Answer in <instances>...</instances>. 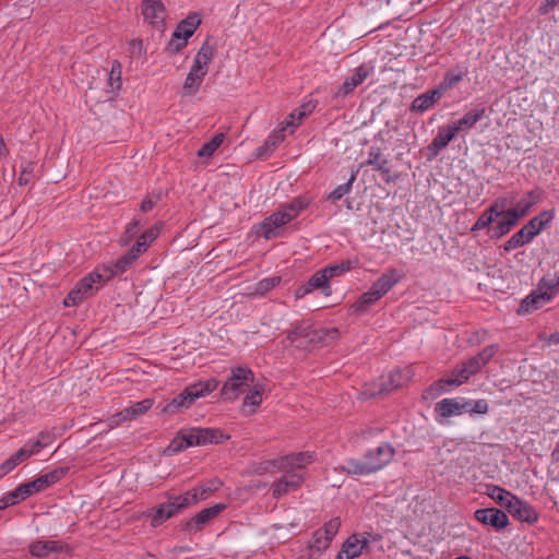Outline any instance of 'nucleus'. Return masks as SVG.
<instances>
[{"mask_svg": "<svg viewBox=\"0 0 559 559\" xmlns=\"http://www.w3.org/2000/svg\"><path fill=\"white\" fill-rule=\"evenodd\" d=\"M498 345L492 344L485 347L476 356L454 367L448 378L440 379L432 386L440 392H448L450 386H460L466 383L469 378L481 370L498 352Z\"/></svg>", "mask_w": 559, "mask_h": 559, "instance_id": "nucleus-1", "label": "nucleus"}, {"mask_svg": "<svg viewBox=\"0 0 559 559\" xmlns=\"http://www.w3.org/2000/svg\"><path fill=\"white\" fill-rule=\"evenodd\" d=\"M308 204L304 199L296 198L292 202L282 205L278 211L262 221L258 234L267 240L282 236L284 227L296 218Z\"/></svg>", "mask_w": 559, "mask_h": 559, "instance_id": "nucleus-2", "label": "nucleus"}, {"mask_svg": "<svg viewBox=\"0 0 559 559\" xmlns=\"http://www.w3.org/2000/svg\"><path fill=\"white\" fill-rule=\"evenodd\" d=\"M228 439L219 429L193 427L180 430L167 447L168 454H176L190 447L219 443Z\"/></svg>", "mask_w": 559, "mask_h": 559, "instance_id": "nucleus-3", "label": "nucleus"}, {"mask_svg": "<svg viewBox=\"0 0 559 559\" xmlns=\"http://www.w3.org/2000/svg\"><path fill=\"white\" fill-rule=\"evenodd\" d=\"M403 277V273L394 267L386 269L382 275L371 285L369 290L361 294L353 305L359 312L366 311L370 306L386 295Z\"/></svg>", "mask_w": 559, "mask_h": 559, "instance_id": "nucleus-4", "label": "nucleus"}, {"mask_svg": "<svg viewBox=\"0 0 559 559\" xmlns=\"http://www.w3.org/2000/svg\"><path fill=\"white\" fill-rule=\"evenodd\" d=\"M112 277V273L102 266L84 276L64 298V306L72 307L82 302L85 298L94 295L106 282Z\"/></svg>", "mask_w": 559, "mask_h": 559, "instance_id": "nucleus-5", "label": "nucleus"}, {"mask_svg": "<svg viewBox=\"0 0 559 559\" xmlns=\"http://www.w3.org/2000/svg\"><path fill=\"white\" fill-rule=\"evenodd\" d=\"M218 381L207 379L188 385L180 394L167 403L164 413L175 414L181 408L190 407L198 399L204 397L217 389Z\"/></svg>", "mask_w": 559, "mask_h": 559, "instance_id": "nucleus-6", "label": "nucleus"}, {"mask_svg": "<svg viewBox=\"0 0 559 559\" xmlns=\"http://www.w3.org/2000/svg\"><path fill=\"white\" fill-rule=\"evenodd\" d=\"M254 381L253 372L247 367L231 369L229 378L224 383L221 394L226 401H235Z\"/></svg>", "mask_w": 559, "mask_h": 559, "instance_id": "nucleus-7", "label": "nucleus"}, {"mask_svg": "<svg viewBox=\"0 0 559 559\" xmlns=\"http://www.w3.org/2000/svg\"><path fill=\"white\" fill-rule=\"evenodd\" d=\"M190 507L188 499L183 495L170 496L164 503L150 510L148 515L151 518V525L153 527L160 526L165 521L174 516L180 510Z\"/></svg>", "mask_w": 559, "mask_h": 559, "instance_id": "nucleus-8", "label": "nucleus"}, {"mask_svg": "<svg viewBox=\"0 0 559 559\" xmlns=\"http://www.w3.org/2000/svg\"><path fill=\"white\" fill-rule=\"evenodd\" d=\"M200 24L201 19L198 13L189 14L174 31L168 44L169 49L173 52H179L182 50L187 46L188 39L194 34Z\"/></svg>", "mask_w": 559, "mask_h": 559, "instance_id": "nucleus-9", "label": "nucleus"}, {"mask_svg": "<svg viewBox=\"0 0 559 559\" xmlns=\"http://www.w3.org/2000/svg\"><path fill=\"white\" fill-rule=\"evenodd\" d=\"M486 493L492 500L497 501L500 506L507 508V510L511 514L516 516L521 522L524 521V518L522 514L523 503L516 497H514L511 492H509L498 486L489 485V486H487Z\"/></svg>", "mask_w": 559, "mask_h": 559, "instance_id": "nucleus-10", "label": "nucleus"}, {"mask_svg": "<svg viewBox=\"0 0 559 559\" xmlns=\"http://www.w3.org/2000/svg\"><path fill=\"white\" fill-rule=\"evenodd\" d=\"M558 288L559 281L555 278L542 280L538 287L526 296V308L530 306L534 309L540 308L556 296Z\"/></svg>", "mask_w": 559, "mask_h": 559, "instance_id": "nucleus-11", "label": "nucleus"}, {"mask_svg": "<svg viewBox=\"0 0 559 559\" xmlns=\"http://www.w3.org/2000/svg\"><path fill=\"white\" fill-rule=\"evenodd\" d=\"M226 509L225 503H217L213 507L205 508L197 513L185 524V531L188 534L201 532L212 520L218 516Z\"/></svg>", "mask_w": 559, "mask_h": 559, "instance_id": "nucleus-12", "label": "nucleus"}, {"mask_svg": "<svg viewBox=\"0 0 559 559\" xmlns=\"http://www.w3.org/2000/svg\"><path fill=\"white\" fill-rule=\"evenodd\" d=\"M472 400L465 397H449L438 402L435 412L441 417L460 416L468 411Z\"/></svg>", "mask_w": 559, "mask_h": 559, "instance_id": "nucleus-13", "label": "nucleus"}, {"mask_svg": "<svg viewBox=\"0 0 559 559\" xmlns=\"http://www.w3.org/2000/svg\"><path fill=\"white\" fill-rule=\"evenodd\" d=\"M68 469V467H58L55 468L53 471H50L46 474L38 476L37 478L28 483H25L24 486L25 489L27 490L28 496L43 491L46 488L50 487L51 485L58 483L66 476Z\"/></svg>", "mask_w": 559, "mask_h": 559, "instance_id": "nucleus-14", "label": "nucleus"}, {"mask_svg": "<svg viewBox=\"0 0 559 559\" xmlns=\"http://www.w3.org/2000/svg\"><path fill=\"white\" fill-rule=\"evenodd\" d=\"M316 289H320L324 296H330L332 294L329 280L322 269L317 271L307 283L300 285L295 290V297L297 299L304 298Z\"/></svg>", "mask_w": 559, "mask_h": 559, "instance_id": "nucleus-15", "label": "nucleus"}, {"mask_svg": "<svg viewBox=\"0 0 559 559\" xmlns=\"http://www.w3.org/2000/svg\"><path fill=\"white\" fill-rule=\"evenodd\" d=\"M555 215L554 209L545 210L526 223V245L551 226Z\"/></svg>", "mask_w": 559, "mask_h": 559, "instance_id": "nucleus-16", "label": "nucleus"}, {"mask_svg": "<svg viewBox=\"0 0 559 559\" xmlns=\"http://www.w3.org/2000/svg\"><path fill=\"white\" fill-rule=\"evenodd\" d=\"M503 204H500V216L497 225L492 228V237L500 238L508 234L518 223L519 218L524 215V209L518 205L515 209L504 211Z\"/></svg>", "mask_w": 559, "mask_h": 559, "instance_id": "nucleus-17", "label": "nucleus"}, {"mask_svg": "<svg viewBox=\"0 0 559 559\" xmlns=\"http://www.w3.org/2000/svg\"><path fill=\"white\" fill-rule=\"evenodd\" d=\"M394 454V448L390 443H382L374 450L368 451L365 454V460H367L372 473H374L389 464Z\"/></svg>", "mask_w": 559, "mask_h": 559, "instance_id": "nucleus-18", "label": "nucleus"}, {"mask_svg": "<svg viewBox=\"0 0 559 559\" xmlns=\"http://www.w3.org/2000/svg\"><path fill=\"white\" fill-rule=\"evenodd\" d=\"M141 11L145 22L157 28L164 26L166 10L160 0H144Z\"/></svg>", "mask_w": 559, "mask_h": 559, "instance_id": "nucleus-19", "label": "nucleus"}, {"mask_svg": "<svg viewBox=\"0 0 559 559\" xmlns=\"http://www.w3.org/2000/svg\"><path fill=\"white\" fill-rule=\"evenodd\" d=\"M474 516L481 524L491 526L497 531L506 528L509 524L508 515L496 508L478 509L475 511Z\"/></svg>", "mask_w": 559, "mask_h": 559, "instance_id": "nucleus-20", "label": "nucleus"}, {"mask_svg": "<svg viewBox=\"0 0 559 559\" xmlns=\"http://www.w3.org/2000/svg\"><path fill=\"white\" fill-rule=\"evenodd\" d=\"M368 544V536L353 534L343 543L335 559H356Z\"/></svg>", "mask_w": 559, "mask_h": 559, "instance_id": "nucleus-21", "label": "nucleus"}, {"mask_svg": "<svg viewBox=\"0 0 559 559\" xmlns=\"http://www.w3.org/2000/svg\"><path fill=\"white\" fill-rule=\"evenodd\" d=\"M223 486V483L217 479H210L200 486H197L192 488L191 490H188L187 492L182 493L185 498L188 499V504L193 506L197 504L199 501L206 500L211 495L216 492L221 487Z\"/></svg>", "mask_w": 559, "mask_h": 559, "instance_id": "nucleus-22", "label": "nucleus"}, {"mask_svg": "<svg viewBox=\"0 0 559 559\" xmlns=\"http://www.w3.org/2000/svg\"><path fill=\"white\" fill-rule=\"evenodd\" d=\"M213 59L214 48L210 45L209 40H205L194 56L193 63L189 72L205 78L209 72V64L213 61Z\"/></svg>", "mask_w": 559, "mask_h": 559, "instance_id": "nucleus-23", "label": "nucleus"}, {"mask_svg": "<svg viewBox=\"0 0 559 559\" xmlns=\"http://www.w3.org/2000/svg\"><path fill=\"white\" fill-rule=\"evenodd\" d=\"M455 136L456 134L451 129L449 123L443 127H440L437 135L427 146L428 159L431 160L436 158L440 154V152L444 150Z\"/></svg>", "mask_w": 559, "mask_h": 559, "instance_id": "nucleus-24", "label": "nucleus"}, {"mask_svg": "<svg viewBox=\"0 0 559 559\" xmlns=\"http://www.w3.org/2000/svg\"><path fill=\"white\" fill-rule=\"evenodd\" d=\"M485 108L481 106H477L468 111H466L462 118L456 119L450 122L451 129L457 135L462 132H467L472 128L476 126V123L484 117Z\"/></svg>", "mask_w": 559, "mask_h": 559, "instance_id": "nucleus-25", "label": "nucleus"}, {"mask_svg": "<svg viewBox=\"0 0 559 559\" xmlns=\"http://www.w3.org/2000/svg\"><path fill=\"white\" fill-rule=\"evenodd\" d=\"M371 73V69L365 64L355 69L349 78H347L335 93V97H344L355 91Z\"/></svg>", "mask_w": 559, "mask_h": 559, "instance_id": "nucleus-26", "label": "nucleus"}, {"mask_svg": "<svg viewBox=\"0 0 559 559\" xmlns=\"http://www.w3.org/2000/svg\"><path fill=\"white\" fill-rule=\"evenodd\" d=\"M153 404L154 401L152 399H144L117 413L112 417V420L115 421L116 425H119L120 423L123 421L133 420L139 416L145 414L153 406Z\"/></svg>", "mask_w": 559, "mask_h": 559, "instance_id": "nucleus-27", "label": "nucleus"}, {"mask_svg": "<svg viewBox=\"0 0 559 559\" xmlns=\"http://www.w3.org/2000/svg\"><path fill=\"white\" fill-rule=\"evenodd\" d=\"M304 478L296 472H287L280 480L273 485V496L280 498L283 495L296 490L302 483Z\"/></svg>", "mask_w": 559, "mask_h": 559, "instance_id": "nucleus-28", "label": "nucleus"}, {"mask_svg": "<svg viewBox=\"0 0 559 559\" xmlns=\"http://www.w3.org/2000/svg\"><path fill=\"white\" fill-rule=\"evenodd\" d=\"M442 97L441 88H432L418 95L411 105L413 112H425L430 109Z\"/></svg>", "mask_w": 559, "mask_h": 559, "instance_id": "nucleus-29", "label": "nucleus"}, {"mask_svg": "<svg viewBox=\"0 0 559 559\" xmlns=\"http://www.w3.org/2000/svg\"><path fill=\"white\" fill-rule=\"evenodd\" d=\"M360 261L357 257H352L346 260H342L323 267V272L326 275L329 282L334 278L344 275L345 273L358 269Z\"/></svg>", "mask_w": 559, "mask_h": 559, "instance_id": "nucleus-30", "label": "nucleus"}, {"mask_svg": "<svg viewBox=\"0 0 559 559\" xmlns=\"http://www.w3.org/2000/svg\"><path fill=\"white\" fill-rule=\"evenodd\" d=\"M66 546L58 540H37L29 545L28 550L33 557L44 558L51 552H61Z\"/></svg>", "mask_w": 559, "mask_h": 559, "instance_id": "nucleus-31", "label": "nucleus"}, {"mask_svg": "<svg viewBox=\"0 0 559 559\" xmlns=\"http://www.w3.org/2000/svg\"><path fill=\"white\" fill-rule=\"evenodd\" d=\"M413 377L412 369L406 367L405 369H397L388 374L385 378L389 383L383 382L379 393L388 392L397 389L408 382Z\"/></svg>", "mask_w": 559, "mask_h": 559, "instance_id": "nucleus-32", "label": "nucleus"}, {"mask_svg": "<svg viewBox=\"0 0 559 559\" xmlns=\"http://www.w3.org/2000/svg\"><path fill=\"white\" fill-rule=\"evenodd\" d=\"M313 461V454L309 452H299L284 456L281 460L283 468L299 469Z\"/></svg>", "mask_w": 559, "mask_h": 559, "instance_id": "nucleus-33", "label": "nucleus"}, {"mask_svg": "<svg viewBox=\"0 0 559 559\" xmlns=\"http://www.w3.org/2000/svg\"><path fill=\"white\" fill-rule=\"evenodd\" d=\"M500 214V203L495 202L478 217L472 227V231H478L489 227L496 219H498Z\"/></svg>", "mask_w": 559, "mask_h": 559, "instance_id": "nucleus-34", "label": "nucleus"}, {"mask_svg": "<svg viewBox=\"0 0 559 559\" xmlns=\"http://www.w3.org/2000/svg\"><path fill=\"white\" fill-rule=\"evenodd\" d=\"M264 393V385L262 383H252L250 385V389L248 390L242 406L243 408L250 407V413H254L255 409L261 405L262 403V395Z\"/></svg>", "mask_w": 559, "mask_h": 559, "instance_id": "nucleus-35", "label": "nucleus"}, {"mask_svg": "<svg viewBox=\"0 0 559 559\" xmlns=\"http://www.w3.org/2000/svg\"><path fill=\"white\" fill-rule=\"evenodd\" d=\"M467 74V68L457 67L448 71L438 88H441L442 93L447 90L455 87Z\"/></svg>", "mask_w": 559, "mask_h": 559, "instance_id": "nucleus-36", "label": "nucleus"}, {"mask_svg": "<svg viewBox=\"0 0 559 559\" xmlns=\"http://www.w3.org/2000/svg\"><path fill=\"white\" fill-rule=\"evenodd\" d=\"M342 469L347 474L352 475H369L372 473L367 460L365 457L362 460L350 459L345 462L342 466Z\"/></svg>", "mask_w": 559, "mask_h": 559, "instance_id": "nucleus-37", "label": "nucleus"}, {"mask_svg": "<svg viewBox=\"0 0 559 559\" xmlns=\"http://www.w3.org/2000/svg\"><path fill=\"white\" fill-rule=\"evenodd\" d=\"M225 135L218 133L214 135L210 141L205 142L198 151L200 158H211L217 148L223 144Z\"/></svg>", "mask_w": 559, "mask_h": 559, "instance_id": "nucleus-38", "label": "nucleus"}, {"mask_svg": "<svg viewBox=\"0 0 559 559\" xmlns=\"http://www.w3.org/2000/svg\"><path fill=\"white\" fill-rule=\"evenodd\" d=\"M134 262L135 260L127 252L121 258H119L115 263L110 265H102V269H105L108 272L112 273L114 277L115 275L127 272Z\"/></svg>", "mask_w": 559, "mask_h": 559, "instance_id": "nucleus-39", "label": "nucleus"}, {"mask_svg": "<svg viewBox=\"0 0 559 559\" xmlns=\"http://www.w3.org/2000/svg\"><path fill=\"white\" fill-rule=\"evenodd\" d=\"M28 457L29 453L21 448L1 464L0 471L2 474H7L14 469L19 464L26 461Z\"/></svg>", "mask_w": 559, "mask_h": 559, "instance_id": "nucleus-40", "label": "nucleus"}, {"mask_svg": "<svg viewBox=\"0 0 559 559\" xmlns=\"http://www.w3.org/2000/svg\"><path fill=\"white\" fill-rule=\"evenodd\" d=\"M203 80H204V76L189 72L187 74V78L182 85L185 95H188V96L195 95L199 92V90L203 83Z\"/></svg>", "mask_w": 559, "mask_h": 559, "instance_id": "nucleus-41", "label": "nucleus"}, {"mask_svg": "<svg viewBox=\"0 0 559 559\" xmlns=\"http://www.w3.org/2000/svg\"><path fill=\"white\" fill-rule=\"evenodd\" d=\"M357 174L358 171H353L348 181L343 183V185H340L337 186L330 194H329V200H331L332 202H337L340 201L344 195L348 194L352 190V187H353V183L354 181L356 180V177H357Z\"/></svg>", "mask_w": 559, "mask_h": 559, "instance_id": "nucleus-42", "label": "nucleus"}, {"mask_svg": "<svg viewBox=\"0 0 559 559\" xmlns=\"http://www.w3.org/2000/svg\"><path fill=\"white\" fill-rule=\"evenodd\" d=\"M121 63L118 60L111 62V68L108 74V84L111 91H118L121 87Z\"/></svg>", "mask_w": 559, "mask_h": 559, "instance_id": "nucleus-43", "label": "nucleus"}, {"mask_svg": "<svg viewBox=\"0 0 559 559\" xmlns=\"http://www.w3.org/2000/svg\"><path fill=\"white\" fill-rule=\"evenodd\" d=\"M331 543L332 540L326 535H324L321 530H317L313 533L310 548L314 551L322 552L330 547Z\"/></svg>", "mask_w": 559, "mask_h": 559, "instance_id": "nucleus-44", "label": "nucleus"}, {"mask_svg": "<svg viewBox=\"0 0 559 559\" xmlns=\"http://www.w3.org/2000/svg\"><path fill=\"white\" fill-rule=\"evenodd\" d=\"M386 159L388 157L383 155L379 146H371L368 152V158L362 165L371 166L374 168Z\"/></svg>", "mask_w": 559, "mask_h": 559, "instance_id": "nucleus-45", "label": "nucleus"}, {"mask_svg": "<svg viewBox=\"0 0 559 559\" xmlns=\"http://www.w3.org/2000/svg\"><path fill=\"white\" fill-rule=\"evenodd\" d=\"M29 496L27 493V490L25 489L24 484L16 487L14 490L5 493V499H8V502L11 506H15L21 501H24Z\"/></svg>", "mask_w": 559, "mask_h": 559, "instance_id": "nucleus-46", "label": "nucleus"}, {"mask_svg": "<svg viewBox=\"0 0 559 559\" xmlns=\"http://www.w3.org/2000/svg\"><path fill=\"white\" fill-rule=\"evenodd\" d=\"M281 282V277L273 276L261 280L255 285V293L259 295H264L269 290L273 289Z\"/></svg>", "mask_w": 559, "mask_h": 559, "instance_id": "nucleus-47", "label": "nucleus"}, {"mask_svg": "<svg viewBox=\"0 0 559 559\" xmlns=\"http://www.w3.org/2000/svg\"><path fill=\"white\" fill-rule=\"evenodd\" d=\"M341 527L340 518H333L321 527V532L326 535L331 540L334 539Z\"/></svg>", "mask_w": 559, "mask_h": 559, "instance_id": "nucleus-48", "label": "nucleus"}, {"mask_svg": "<svg viewBox=\"0 0 559 559\" xmlns=\"http://www.w3.org/2000/svg\"><path fill=\"white\" fill-rule=\"evenodd\" d=\"M373 169L381 174L382 179L386 183H392L397 179V176L392 175V173H391V169L389 167V159H386L385 162H382V164L378 165Z\"/></svg>", "mask_w": 559, "mask_h": 559, "instance_id": "nucleus-49", "label": "nucleus"}, {"mask_svg": "<svg viewBox=\"0 0 559 559\" xmlns=\"http://www.w3.org/2000/svg\"><path fill=\"white\" fill-rule=\"evenodd\" d=\"M524 245V227H522L515 235H513L506 243L504 250L510 251Z\"/></svg>", "mask_w": 559, "mask_h": 559, "instance_id": "nucleus-50", "label": "nucleus"}, {"mask_svg": "<svg viewBox=\"0 0 559 559\" xmlns=\"http://www.w3.org/2000/svg\"><path fill=\"white\" fill-rule=\"evenodd\" d=\"M489 411V405L486 400H472V405L468 407V411L466 413L473 415V414H479L485 415Z\"/></svg>", "mask_w": 559, "mask_h": 559, "instance_id": "nucleus-51", "label": "nucleus"}, {"mask_svg": "<svg viewBox=\"0 0 559 559\" xmlns=\"http://www.w3.org/2000/svg\"><path fill=\"white\" fill-rule=\"evenodd\" d=\"M160 200L159 193L147 194L140 205V210L144 213L150 212Z\"/></svg>", "mask_w": 559, "mask_h": 559, "instance_id": "nucleus-52", "label": "nucleus"}, {"mask_svg": "<svg viewBox=\"0 0 559 559\" xmlns=\"http://www.w3.org/2000/svg\"><path fill=\"white\" fill-rule=\"evenodd\" d=\"M316 108V102L309 100L302 104L299 108L295 110L297 114V122H301L304 118L309 116Z\"/></svg>", "mask_w": 559, "mask_h": 559, "instance_id": "nucleus-53", "label": "nucleus"}, {"mask_svg": "<svg viewBox=\"0 0 559 559\" xmlns=\"http://www.w3.org/2000/svg\"><path fill=\"white\" fill-rule=\"evenodd\" d=\"M159 226L158 225H155L151 228H148L147 230H145L140 237L139 239L141 241H144V242H147V246L150 247L152 245V242L158 237L159 235Z\"/></svg>", "mask_w": 559, "mask_h": 559, "instance_id": "nucleus-54", "label": "nucleus"}, {"mask_svg": "<svg viewBox=\"0 0 559 559\" xmlns=\"http://www.w3.org/2000/svg\"><path fill=\"white\" fill-rule=\"evenodd\" d=\"M284 136L282 134V131L273 132L267 136L264 144L262 145V148H270V151H274L278 143L283 141Z\"/></svg>", "mask_w": 559, "mask_h": 559, "instance_id": "nucleus-55", "label": "nucleus"}, {"mask_svg": "<svg viewBox=\"0 0 559 559\" xmlns=\"http://www.w3.org/2000/svg\"><path fill=\"white\" fill-rule=\"evenodd\" d=\"M22 448L26 450L27 453H29V457L34 454H37L40 450L45 449L37 438L29 439Z\"/></svg>", "mask_w": 559, "mask_h": 559, "instance_id": "nucleus-56", "label": "nucleus"}, {"mask_svg": "<svg viewBox=\"0 0 559 559\" xmlns=\"http://www.w3.org/2000/svg\"><path fill=\"white\" fill-rule=\"evenodd\" d=\"M37 439L41 442L44 448H47L56 440V435L53 431H40L37 436Z\"/></svg>", "mask_w": 559, "mask_h": 559, "instance_id": "nucleus-57", "label": "nucleus"}, {"mask_svg": "<svg viewBox=\"0 0 559 559\" xmlns=\"http://www.w3.org/2000/svg\"><path fill=\"white\" fill-rule=\"evenodd\" d=\"M139 226L140 221L138 218H134L130 224H128L126 229V242L138 234Z\"/></svg>", "mask_w": 559, "mask_h": 559, "instance_id": "nucleus-58", "label": "nucleus"}, {"mask_svg": "<svg viewBox=\"0 0 559 559\" xmlns=\"http://www.w3.org/2000/svg\"><path fill=\"white\" fill-rule=\"evenodd\" d=\"M559 3V0H545V2L539 7V13L540 14H547L552 10L557 4Z\"/></svg>", "mask_w": 559, "mask_h": 559, "instance_id": "nucleus-59", "label": "nucleus"}, {"mask_svg": "<svg viewBox=\"0 0 559 559\" xmlns=\"http://www.w3.org/2000/svg\"><path fill=\"white\" fill-rule=\"evenodd\" d=\"M542 198L540 191L531 192L528 195H526V211L528 207L539 201Z\"/></svg>", "mask_w": 559, "mask_h": 559, "instance_id": "nucleus-60", "label": "nucleus"}, {"mask_svg": "<svg viewBox=\"0 0 559 559\" xmlns=\"http://www.w3.org/2000/svg\"><path fill=\"white\" fill-rule=\"evenodd\" d=\"M300 122H297V114L293 111L285 120V127L296 128Z\"/></svg>", "mask_w": 559, "mask_h": 559, "instance_id": "nucleus-61", "label": "nucleus"}, {"mask_svg": "<svg viewBox=\"0 0 559 559\" xmlns=\"http://www.w3.org/2000/svg\"><path fill=\"white\" fill-rule=\"evenodd\" d=\"M537 521L536 512L526 506V523H533Z\"/></svg>", "mask_w": 559, "mask_h": 559, "instance_id": "nucleus-62", "label": "nucleus"}, {"mask_svg": "<svg viewBox=\"0 0 559 559\" xmlns=\"http://www.w3.org/2000/svg\"><path fill=\"white\" fill-rule=\"evenodd\" d=\"M128 254L131 255L136 261L138 258L143 253L142 251H140L138 247L133 245L132 248L128 251Z\"/></svg>", "mask_w": 559, "mask_h": 559, "instance_id": "nucleus-63", "label": "nucleus"}, {"mask_svg": "<svg viewBox=\"0 0 559 559\" xmlns=\"http://www.w3.org/2000/svg\"><path fill=\"white\" fill-rule=\"evenodd\" d=\"M548 344L550 345H556V344H559V332L557 333H554L549 336L548 338Z\"/></svg>", "mask_w": 559, "mask_h": 559, "instance_id": "nucleus-64", "label": "nucleus"}]
</instances>
